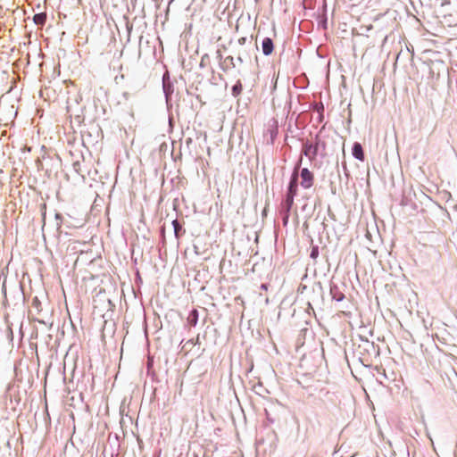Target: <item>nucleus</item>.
<instances>
[{
  "mask_svg": "<svg viewBox=\"0 0 457 457\" xmlns=\"http://www.w3.org/2000/svg\"><path fill=\"white\" fill-rule=\"evenodd\" d=\"M302 152L311 161L314 160L318 154V142H316L314 145L308 142L304 143Z\"/></svg>",
  "mask_w": 457,
  "mask_h": 457,
  "instance_id": "1",
  "label": "nucleus"
},
{
  "mask_svg": "<svg viewBox=\"0 0 457 457\" xmlns=\"http://www.w3.org/2000/svg\"><path fill=\"white\" fill-rule=\"evenodd\" d=\"M301 186L304 188H310L313 185V174L307 169L303 168L301 170Z\"/></svg>",
  "mask_w": 457,
  "mask_h": 457,
  "instance_id": "2",
  "label": "nucleus"
},
{
  "mask_svg": "<svg viewBox=\"0 0 457 457\" xmlns=\"http://www.w3.org/2000/svg\"><path fill=\"white\" fill-rule=\"evenodd\" d=\"M300 162H301V161L299 162V164L295 167V169L292 174L291 181H290L289 187H288V192H292L293 194L297 193L298 168H299Z\"/></svg>",
  "mask_w": 457,
  "mask_h": 457,
  "instance_id": "3",
  "label": "nucleus"
},
{
  "mask_svg": "<svg viewBox=\"0 0 457 457\" xmlns=\"http://www.w3.org/2000/svg\"><path fill=\"white\" fill-rule=\"evenodd\" d=\"M262 48L263 54H265V55L271 54L273 52V49H274V45H273L272 39L270 37H265L262 40Z\"/></svg>",
  "mask_w": 457,
  "mask_h": 457,
  "instance_id": "4",
  "label": "nucleus"
},
{
  "mask_svg": "<svg viewBox=\"0 0 457 457\" xmlns=\"http://www.w3.org/2000/svg\"><path fill=\"white\" fill-rule=\"evenodd\" d=\"M353 155L356 159H358L361 162L364 161L365 156H364L362 146L360 143H354L353 147Z\"/></svg>",
  "mask_w": 457,
  "mask_h": 457,
  "instance_id": "5",
  "label": "nucleus"
},
{
  "mask_svg": "<svg viewBox=\"0 0 457 457\" xmlns=\"http://www.w3.org/2000/svg\"><path fill=\"white\" fill-rule=\"evenodd\" d=\"M221 69L223 71H228L236 67L234 57L229 55L224 58L222 62L220 63Z\"/></svg>",
  "mask_w": 457,
  "mask_h": 457,
  "instance_id": "6",
  "label": "nucleus"
},
{
  "mask_svg": "<svg viewBox=\"0 0 457 457\" xmlns=\"http://www.w3.org/2000/svg\"><path fill=\"white\" fill-rule=\"evenodd\" d=\"M187 323L191 326V327H194L197 324V321H198V311L196 309H194L193 311H191L187 316Z\"/></svg>",
  "mask_w": 457,
  "mask_h": 457,
  "instance_id": "7",
  "label": "nucleus"
},
{
  "mask_svg": "<svg viewBox=\"0 0 457 457\" xmlns=\"http://www.w3.org/2000/svg\"><path fill=\"white\" fill-rule=\"evenodd\" d=\"M242 92V84L240 81H238L236 85L232 87V94L234 96H237Z\"/></svg>",
  "mask_w": 457,
  "mask_h": 457,
  "instance_id": "8",
  "label": "nucleus"
},
{
  "mask_svg": "<svg viewBox=\"0 0 457 457\" xmlns=\"http://www.w3.org/2000/svg\"><path fill=\"white\" fill-rule=\"evenodd\" d=\"M34 21L36 24L43 25L46 21V14L40 13L34 16Z\"/></svg>",
  "mask_w": 457,
  "mask_h": 457,
  "instance_id": "9",
  "label": "nucleus"
},
{
  "mask_svg": "<svg viewBox=\"0 0 457 457\" xmlns=\"http://www.w3.org/2000/svg\"><path fill=\"white\" fill-rule=\"evenodd\" d=\"M296 194H293L292 192H288L286 199V203L288 208L291 207L294 202V197Z\"/></svg>",
  "mask_w": 457,
  "mask_h": 457,
  "instance_id": "10",
  "label": "nucleus"
},
{
  "mask_svg": "<svg viewBox=\"0 0 457 457\" xmlns=\"http://www.w3.org/2000/svg\"><path fill=\"white\" fill-rule=\"evenodd\" d=\"M318 255H319L318 247L317 246L312 247V252H311V257L312 259H316L318 257Z\"/></svg>",
  "mask_w": 457,
  "mask_h": 457,
  "instance_id": "11",
  "label": "nucleus"
},
{
  "mask_svg": "<svg viewBox=\"0 0 457 457\" xmlns=\"http://www.w3.org/2000/svg\"><path fill=\"white\" fill-rule=\"evenodd\" d=\"M173 226H174V229H175V233L176 235H178V231L179 229L180 228V226L179 224V221L177 220H174L173 222H172Z\"/></svg>",
  "mask_w": 457,
  "mask_h": 457,
  "instance_id": "12",
  "label": "nucleus"
},
{
  "mask_svg": "<svg viewBox=\"0 0 457 457\" xmlns=\"http://www.w3.org/2000/svg\"><path fill=\"white\" fill-rule=\"evenodd\" d=\"M261 287L264 290L268 289V286L266 284H262Z\"/></svg>",
  "mask_w": 457,
  "mask_h": 457,
  "instance_id": "13",
  "label": "nucleus"
},
{
  "mask_svg": "<svg viewBox=\"0 0 457 457\" xmlns=\"http://www.w3.org/2000/svg\"><path fill=\"white\" fill-rule=\"evenodd\" d=\"M245 41V37H242V39L240 40L241 43H244Z\"/></svg>",
  "mask_w": 457,
  "mask_h": 457,
  "instance_id": "14",
  "label": "nucleus"
},
{
  "mask_svg": "<svg viewBox=\"0 0 457 457\" xmlns=\"http://www.w3.org/2000/svg\"><path fill=\"white\" fill-rule=\"evenodd\" d=\"M245 41V37H242V39L240 40L241 43H244Z\"/></svg>",
  "mask_w": 457,
  "mask_h": 457,
  "instance_id": "15",
  "label": "nucleus"
}]
</instances>
